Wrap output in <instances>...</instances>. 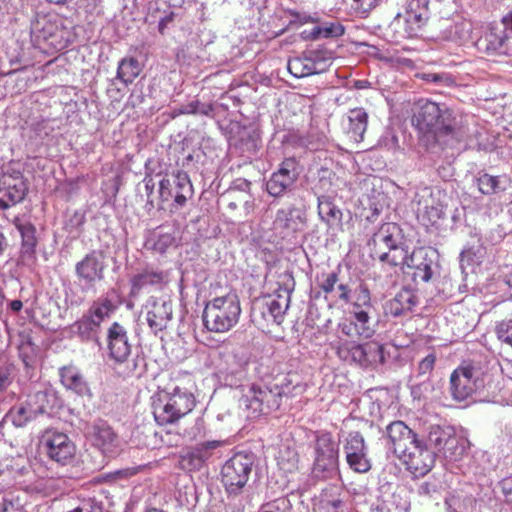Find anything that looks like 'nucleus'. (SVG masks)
<instances>
[{
  "label": "nucleus",
  "instance_id": "1",
  "mask_svg": "<svg viewBox=\"0 0 512 512\" xmlns=\"http://www.w3.org/2000/svg\"><path fill=\"white\" fill-rule=\"evenodd\" d=\"M413 125L424 134H431L437 141L457 142L469 133L468 117L450 109L445 104L420 100L412 117Z\"/></svg>",
  "mask_w": 512,
  "mask_h": 512
},
{
  "label": "nucleus",
  "instance_id": "2",
  "mask_svg": "<svg viewBox=\"0 0 512 512\" xmlns=\"http://www.w3.org/2000/svg\"><path fill=\"white\" fill-rule=\"evenodd\" d=\"M107 348L115 369L125 377L140 376L145 371V360L136 355L130 359L132 345L126 328L119 322H113L107 331Z\"/></svg>",
  "mask_w": 512,
  "mask_h": 512
},
{
  "label": "nucleus",
  "instance_id": "3",
  "mask_svg": "<svg viewBox=\"0 0 512 512\" xmlns=\"http://www.w3.org/2000/svg\"><path fill=\"white\" fill-rule=\"evenodd\" d=\"M240 301L235 293L215 297L206 303L202 319L205 328L211 332L224 333L239 321Z\"/></svg>",
  "mask_w": 512,
  "mask_h": 512
},
{
  "label": "nucleus",
  "instance_id": "4",
  "mask_svg": "<svg viewBox=\"0 0 512 512\" xmlns=\"http://www.w3.org/2000/svg\"><path fill=\"white\" fill-rule=\"evenodd\" d=\"M194 405L193 394L175 386L159 393L153 402V415L159 425L174 424L191 412Z\"/></svg>",
  "mask_w": 512,
  "mask_h": 512
},
{
  "label": "nucleus",
  "instance_id": "5",
  "mask_svg": "<svg viewBox=\"0 0 512 512\" xmlns=\"http://www.w3.org/2000/svg\"><path fill=\"white\" fill-rule=\"evenodd\" d=\"M447 198L438 187L419 188L412 200L417 219L426 227L439 228L446 217Z\"/></svg>",
  "mask_w": 512,
  "mask_h": 512
},
{
  "label": "nucleus",
  "instance_id": "6",
  "mask_svg": "<svg viewBox=\"0 0 512 512\" xmlns=\"http://www.w3.org/2000/svg\"><path fill=\"white\" fill-rule=\"evenodd\" d=\"M212 363L218 379L226 386L239 387L247 378L248 359L229 347L213 353Z\"/></svg>",
  "mask_w": 512,
  "mask_h": 512
},
{
  "label": "nucleus",
  "instance_id": "7",
  "mask_svg": "<svg viewBox=\"0 0 512 512\" xmlns=\"http://www.w3.org/2000/svg\"><path fill=\"white\" fill-rule=\"evenodd\" d=\"M284 395H286L284 388L277 384L273 386L251 385L240 398L239 404L249 412V417H258L277 410Z\"/></svg>",
  "mask_w": 512,
  "mask_h": 512
},
{
  "label": "nucleus",
  "instance_id": "8",
  "mask_svg": "<svg viewBox=\"0 0 512 512\" xmlns=\"http://www.w3.org/2000/svg\"><path fill=\"white\" fill-rule=\"evenodd\" d=\"M254 466V456L239 452L229 458L221 469V481L228 496H238L246 486Z\"/></svg>",
  "mask_w": 512,
  "mask_h": 512
},
{
  "label": "nucleus",
  "instance_id": "9",
  "mask_svg": "<svg viewBox=\"0 0 512 512\" xmlns=\"http://www.w3.org/2000/svg\"><path fill=\"white\" fill-rule=\"evenodd\" d=\"M484 387L480 368L465 362L450 375L449 393L453 400L462 402Z\"/></svg>",
  "mask_w": 512,
  "mask_h": 512
},
{
  "label": "nucleus",
  "instance_id": "10",
  "mask_svg": "<svg viewBox=\"0 0 512 512\" xmlns=\"http://www.w3.org/2000/svg\"><path fill=\"white\" fill-rule=\"evenodd\" d=\"M194 194L193 186L188 174L178 170L171 175H166L159 182V201L157 208L164 209L163 203L173 199L172 206L176 209L186 205L188 199Z\"/></svg>",
  "mask_w": 512,
  "mask_h": 512
},
{
  "label": "nucleus",
  "instance_id": "11",
  "mask_svg": "<svg viewBox=\"0 0 512 512\" xmlns=\"http://www.w3.org/2000/svg\"><path fill=\"white\" fill-rule=\"evenodd\" d=\"M336 354L342 361L362 367L384 362L383 346L377 342L358 344L346 340L336 346Z\"/></svg>",
  "mask_w": 512,
  "mask_h": 512
},
{
  "label": "nucleus",
  "instance_id": "12",
  "mask_svg": "<svg viewBox=\"0 0 512 512\" xmlns=\"http://www.w3.org/2000/svg\"><path fill=\"white\" fill-rule=\"evenodd\" d=\"M105 269V255L101 250H93L77 262L75 274L81 291L86 293L93 290L95 284L104 279Z\"/></svg>",
  "mask_w": 512,
  "mask_h": 512
},
{
  "label": "nucleus",
  "instance_id": "13",
  "mask_svg": "<svg viewBox=\"0 0 512 512\" xmlns=\"http://www.w3.org/2000/svg\"><path fill=\"white\" fill-rule=\"evenodd\" d=\"M343 449L347 464L353 471L366 473L371 469V462L367 456L368 449L360 432H349L344 440Z\"/></svg>",
  "mask_w": 512,
  "mask_h": 512
},
{
  "label": "nucleus",
  "instance_id": "14",
  "mask_svg": "<svg viewBox=\"0 0 512 512\" xmlns=\"http://www.w3.org/2000/svg\"><path fill=\"white\" fill-rule=\"evenodd\" d=\"M144 310L147 324L154 334L165 330L172 320L173 304L169 299L151 296L147 299Z\"/></svg>",
  "mask_w": 512,
  "mask_h": 512
},
{
  "label": "nucleus",
  "instance_id": "15",
  "mask_svg": "<svg viewBox=\"0 0 512 512\" xmlns=\"http://www.w3.org/2000/svg\"><path fill=\"white\" fill-rule=\"evenodd\" d=\"M298 162L295 158H285L277 171L273 172L266 182V190L273 197H280L289 190L298 177Z\"/></svg>",
  "mask_w": 512,
  "mask_h": 512
},
{
  "label": "nucleus",
  "instance_id": "16",
  "mask_svg": "<svg viewBox=\"0 0 512 512\" xmlns=\"http://www.w3.org/2000/svg\"><path fill=\"white\" fill-rule=\"evenodd\" d=\"M338 445L330 433H322L315 443L314 472L336 471L338 467Z\"/></svg>",
  "mask_w": 512,
  "mask_h": 512
},
{
  "label": "nucleus",
  "instance_id": "17",
  "mask_svg": "<svg viewBox=\"0 0 512 512\" xmlns=\"http://www.w3.org/2000/svg\"><path fill=\"white\" fill-rule=\"evenodd\" d=\"M398 458L415 476L426 475L435 463L432 450L426 447L422 439H419Z\"/></svg>",
  "mask_w": 512,
  "mask_h": 512
},
{
  "label": "nucleus",
  "instance_id": "18",
  "mask_svg": "<svg viewBox=\"0 0 512 512\" xmlns=\"http://www.w3.org/2000/svg\"><path fill=\"white\" fill-rule=\"evenodd\" d=\"M435 252L425 248L415 249L409 257V262L403 273L410 276L414 282H428L433 276Z\"/></svg>",
  "mask_w": 512,
  "mask_h": 512
},
{
  "label": "nucleus",
  "instance_id": "19",
  "mask_svg": "<svg viewBox=\"0 0 512 512\" xmlns=\"http://www.w3.org/2000/svg\"><path fill=\"white\" fill-rule=\"evenodd\" d=\"M42 444L49 458L62 465L70 462L75 454V445L63 433L47 432Z\"/></svg>",
  "mask_w": 512,
  "mask_h": 512
},
{
  "label": "nucleus",
  "instance_id": "20",
  "mask_svg": "<svg viewBox=\"0 0 512 512\" xmlns=\"http://www.w3.org/2000/svg\"><path fill=\"white\" fill-rule=\"evenodd\" d=\"M317 282L320 289L319 294L322 293L325 300L346 305L349 303L352 287L348 282L340 281L337 271L322 273L317 277Z\"/></svg>",
  "mask_w": 512,
  "mask_h": 512
},
{
  "label": "nucleus",
  "instance_id": "21",
  "mask_svg": "<svg viewBox=\"0 0 512 512\" xmlns=\"http://www.w3.org/2000/svg\"><path fill=\"white\" fill-rule=\"evenodd\" d=\"M3 194L0 196V210H5L21 202L28 191L27 183L19 171L5 173L2 176Z\"/></svg>",
  "mask_w": 512,
  "mask_h": 512
},
{
  "label": "nucleus",
  "instance_id": "22",
  "mask_svg": "<svg viewBox=\"0 0 512 512\" xmlns=\"http://www.w3.org/2000/svg\"><path fill=\"white\" fill-rule=\"evenodd\" d=\"M386 435L391 444L393 453L399 457L417 443V434L401 420L393 421L386 427Z\"/></svg>",
  "mask_w": 512,
  "mask_h": 512
},
{
  "label": "nucleus",
  "instance_id": "23",
  "mask_svg": "<svg viewBox=\"0 0 512 512\" xmlns=\"http://www.w3.org/2000/svg\"><path fill=\"white\" fill-rule=\"evenodd\" d=\"M92 441L94 446L107 457H115L121 451L119 437L112 427L102 420L95 422L93 425Z\"/></svg>",
  "mask_w": 512,
  "mask_h": 512
},
{
  "label": "nucleus",
  "instance_id": "24",
  "mask_svg": "<svg viewBox=\"0 0 512 512\" xmlns=\"http://www.w3.org/2000/svg\"><path fill=\"white\" fill-rule=\"evenodd\" d=\"M221 445L220 441H206L197 444L180 455V467L187 471L200 470L211 457L212 451Z\"/></svg>",
  "mask_w": 512,
  "mask_h": 512
},
{
  "label": "nucleus",
  "instance_id": "25",
  "mask_svg": "<svg viewBox=\"0 0 512 512\" xmlns=\"http://www.w3.org/2000/svg\"><path fill=\"white\" fill-rule=\"evenodd\" d=\"M273 225L276 230L281 231L284 237L294 234L305 225L304 212L294 205L281 208L276 212Z\"/></svg>",
  "mask_w": 512,
  "mask_h": 512
},
{
  "label": "nucleus",
  "instance_id": "26",
  "mask_svg": "<svg viewBox=\"0 0 512 512\" xmlns=\"http://www.w3.org/2000/svg\"><path fill=\"white\" fill-rule=\"evenodd\" d=\"M71 337L78 338L83 343L93 342L100 345L101 327L86 313L67 328Z\"/></svg>",
  "mask_w": 512,
  "mask_h": 512
},
{
  "label": "nucleus",
  "instance_id": "27",
  "mask_svg": "<svg viewBox=\"0 0 512 512\" xmlns=\"http://www.w3.org/2000/svg\"><path fill=\"white\" fill-rule=\"evenodd\" d=\"M504 31L491 29L481 40L486 52L492 54L512 55V36Z\"/></svg>",
  "mask_w": 512,
  "mask_h": 512
},
{
  "label": "nucleus",
  "instance_id": "28",
  "mask_svg": "<svg viewBox=\"0 0 512 512\" xmlns=\"http://www.w3.org/2000/svg\"><path fill=\"white\" fill-rule=\"evenodd\" d=\"M291 292L292 289L290 288L280 287L266 300L267 312L278 324L283 321L284 315L290 306Z\"/></svg>",
  "mask_w": 512,
  "mask_h": 512
},
{
  "label": "nucleus",
  "instance_id": "29",
  "mask_svg": "<svg viewBox=\"0 0 512 512\" xmlns=\"http://www.w3.org/2000/svg\"><path fill=\"white\" fill-rule=\"evenodd\" d=\"M417 304V297L411 289L403 288L394 298L385 304V313L393 317H399L409 311Z\"/></svg>",
  "mask_w": 512,
  "mask_h": 512
},
{
  "label": "nucleus",
  "instance_id": "30",
  "mask_svg": "<svg viewBox=\"0 0 512 512\" xmlns=\"http://www.w3.org/2000/svg\"><path fill=\"white\" fill-rule=\"evenodd\" d=\"M348 126L346 133L355 143H360L364 139V134L368 126V114L364 108H354L347 114Z\"/></svg>",
  "mask_w": 512,
  "mask_h": 512
},
{
  "label": "nucleus",
  "instance_id": "31",
  "mask_svg": "<svg viewBox=\"0 0 512 512\" xmlns=\"http://www.w3.org/2000/svg\"><path fill=\"white\" fill-rule=\"evenodd\" d=\"M164 279L165 274L162 271L146 268L131 278V295L136 296L143 289L159 286Z\"/></svg>",
  "mask_w": 512,
  "mask_h": 512
},
{
  "label": "nucleus",
  "instance_id": "32",
  "mask_svg": "<svg viewBox=\"0 0 512 512\" xmlns=\"http://www.w3.org/2000/svg\"><path fill=\"white\" fill-rule=\"evenodd\" d=\"M61 383L79 396L90 395V389L83 375L72 366L60 369Z\"/></svg>",
  "mask_w": 512,
  "mask_h": 512
},
{
  "label": "nucleus",
  "instance_id": "33",
  "mask_svg": "<svg viewBox=\"0 0 512 512\" xmlns=\"http://www.w3.org/2000/svg\"><path fill=\"white\" fill-rule=\"evenodd\" d=\"M288 70L296 78L307 77L324 71V67H318L315 56L296 57L288 61Z\"/></svg>",
  "mask_w": 512,
  "mask_h": 512
},
{
  "label": "nucleus",
  "instance_id": "34",
  "mask_svg": "<svg viewBox=\"0 0 512 512\" xmlns=\"http://www.w3.org/2000/svg\"><path fill=\"white\" fill-rule=\"evenodd\" d=\"M318 215L330 228L339 227L342 224V211L327 196L318 198Z\"/></svg>",
  "mask_w": 512,
  "mask_h": 512
},
{
  "label": "nucleus",
  "instance_id": "35",
  "mask_svg": "<svg viewBox=\"0 0 512 512\" xmlns=\"http://www.w3.org/2000/svg\"><path fill=\"white\" fill-rule=\"evenodd\" d=\"M372 256L391 266H399L404 271L408 265L410 254L407 249L398 244L386 251L373 250Z\"/></svg>",
  "mask_w": 512,
  "mask_h": 512
},
{
  "label": "nucleus",
  "instance_id": "36",
  "mask_svg": "<svg viewBox=\"0 0 512 512\" xmlns=\"http://www.w3.org/2000/svg\"><path fill=\"white\" fill-rule=\"evenodd\" d=\"M175 242L176 238L173 232H165L162 229H157L148 235L144 247L153 253L164 254Z\"/></svg>",
  "mask_w": 512,
  "mask_h": 512
},
{
  "label": "nucleus",
  "instance_id": "37",
  "mask_svg": "<svg viewBox=\"0 0 512 512\" xmlns=\"http://www.w3.org/2000/svg\"><path fill=\"white\" fill-rule=\"evenodd\" d=\"M18 229L22 238L20 261L27 263L35 258V248L37 245L36 230L31 224H22Z\"/></svg>",
  "mask_w": 512,
  "mask_h": 512
},
{
  "label": "nucleus",
  "instance_id": "38",
  "mask_svg": "<svg viewBox=\"0 0 512 512\" xmlns=\"http://www.w3.org/2000/svg\"><path fill=\"white\" fill-rule=\"evenodd\" d=\"M399 228L393 223H386L373 235L374 250L386 251L398 245L395 235Z\"/></svg>",
  "mask_w": 512,
  "mask_h": 512
},
{
  "label": "nucleus",
  "instance_id": "39",
  "mask_svg": "<svg viewBox=\"0 0 512 512\" xmlns=\"http://www.w3.org/2000/svg\"><path fill=\"white\" fill-rule=\"evenodd\" d=\"M115 310L116 305L113 303L109 294H106L93 301L85 313L101 327L102 322L109 318Z\"/></svg>",
  "mask_w": 512,
  "mask_h": 512
},
{
  "label": "nucleus",
  "instance_id": "40",
  "mask_svg": "<svg viewBox=\"0 0 512 512\" xmlns=\"http://www.w3.org/2000/svg\"><path fill=\"white\" fill-rule=\"evenodd\" d=\"M141 70L142 67L138 59L125 57L118 63L116 78L127 86L139 76Z\"/></svg>",
  "mask_w": 512,
  "mask_h": 512
},
{
  "label": "nucleus",
  "instance_id": "41",
  "mask_svg": "<svg viewBox=\"0 0 512 512\" xmlns=\"http://www.w3.org/2000/svg\"><path fill=\"white\" fill-rule=\"evenodd\" d=\"M56 399L55 393L51 389L36 391L28 398V403L37 416L47 413L53 406Z\"/></svg>",
  "mask_w": 512,
  "mask_h": 512
},
{
  "label": "nucleus",
  "instance_id": "42",
  "mask_svg": "<svg viewBox=\"0 0 512 512\" xmlns=\"http://www.w3.org/2000/svg\"><path fill=\"white\" fill-rule=\"evenodd\" d=\"M203 420L201 418L185 419L183 422L178 423L168 433L178 434L183 441H192L202 433Z\"/></svg>",
  "mask_w": 512,
  "mask_h": 512
},
{
  "label": "nucleus",
  "instance_id": "43",
  "mask_svg": "<svg viewBox=\"0 0 512 512\" xmlns=\"http://www.w3.org/2000/svg\"><path fill=\"white\" fill-rule=\"evenodd\" d=\"M505 177L492 176L487 173L480 175L476 179V185L478 190L484 195H492L504 191Z\"/></svg>",
  "mask_w": 512,
  "mask_h": 512
},
{
  "label": "nucleus",
  "instance_id": "44",
  "mask_svg": "<svg viewBox=\"0 0 512 512\" xmlns=\"http://www.w3.org/2000/svg\"><path fill=\"white\" fill-rule=\"evenodd\" d=\"M349 300L348 304L351 305L354 310L373 308L370 290L367 284L363 281L352 288Z\"/></svg>",
  "mask_w": 512,
  "mask_h": 512
},
{
  "label": "nucleus",
  "instance_id": "45",
  "mask_svg": "<svg viewBox=\"0 0 512 512\" xmlns=\"http://www.w3.org/2000/svg\"><path fill=\"white\" fill-rule=\"evenodd\" d=\"M476 503L472 495L452 494L445 500L448 512H473Z\"/></svg>",
  "mask_w": 512,
  "mask_h": 512
},
{
  "label": "nucleus",
  "instance_id": "46",
  "mask_svg": "<svg viewBox=\"0 0 512 512\" xmlns=\"http://www.w3.org/2000/svg\"><path fill=\"white\" fill-rule=\"evenodd\" d=\"M372 309L354 310V326L357 335L363 338H371L374 333V327L371 323L370 311Z\"/></svg>",
  "mask_w": 512,
  "mask_h": 512
},
{
  "label": "nucleus",
  "instance_id": "47",
  "mask_svg": "<svg viewBox=\"0 0 512 512\" xmlns=\"http://www.w3.org/2000/svg\"><path fill=\"white\" fill-rule=\"evenodd\" d=\"M485 255V249L481 245L469 246L460 253V267L464 272L467 268L473 269L479 265Z\"/></svg>",
  "mask_w": 512,
  "mask_h": 512
},
{
  "label": "nucleus",
  "instance_id": "48",
  "mask_svg": "<svg viewBox=\"0 0 512 512\" xmlns=\"http://www.w3.org/2000/svg\"><path fill=\"white\" fill-rule=\"evenodd\" d=\"M448 436L440 427H432L425 440H423L426 447L432 450L434 459L444 449Z\"/></svg>",
  "mask_w": 512,
  "mask_h": 512
},
{
  "label": "nucleus",
  "instance_id": "49",
  "mask_svg": "<svg viewBox=\"0 0 512 512\" xmlns=\"http://www.w3.org/2000/svg\"><path fill=\"white\" fill-rule=\"evenodd\" d=\"M7 416L11 419L13 425L16 427H24L29 421L37 417L28 401L25 405L11 408Z\"/></svg>",
  "mask_w": 512,
  "mask_h": 512
},
{
  "label": "nucleus",
  "instance_id": "50",
  "mask_svg": "<svg viewBox=\"0 0 512 512\" xmlns=\"http://www.w3.org/2000/svg\"><path fill=\"white\" fill-rule=\"evenodd\" d=\"M277 464L284 472H293L298 468V453L290 447H283L279 450Z\"/></svg>",
  "mask_w": 512,
  "mask_h": 512
},
{
  "label": "nucleus",
  "instance_id": "51",
  "mask_svg": "<svg viewBox=\"0 0 512 512\" xmlns=\"http://www.w3.org/2000/svg\"><path fill=\"white\" fill-rule=\"evenodd\" d=\"M465 451V441L459 439L456 436L449 435L444 449L441 451V455L446 459L458 460L461 458Z\"/></svg>",
  "mask_w": 512,
  "mask_h": 512
},
{
  "label": "nucleus",
  "instance_id": "52",
  "mask_svg": "<svg viewBox=\"0 0 512 512\" xmlns=\"http://www.w3.org/2000/svg\"><path fill=\"white\" fill-rule=\"evenodd\" d=\"M390 508L397 512H408L410 510V497L405 489H399L395 491L389 499L384 500Z\"/></svg>",
  "mask_w": 512,
  "mask_h": 512
},
{
  "label": "nucleus",
  "instance_id": "53",
  "mask_svg": "<svg viewBox=\"0 0 512 512\" xmlns=\"http://www.w3.org/2000/svg\"><path fill=\"white\" fill-rule=\"evenodd\" d=\"M176 13L173 10L164 9L157 11L155 14L151 11V4L149 3L147 19L158 20V31L164 35L169 24L173 22Z\"/></svg>",
  "mask_w": 512,
  "mask_h": 512
},
{
  "label": "nucleus",
  "instance_id": "54",
  "mask_svg": "<svg viewBox=\"0 0 512 512\" xmlns=\"http://www.w3.org/2000/svg\"><path fill=\"white\" fill-rule=\"evenodd\" d=\"M213 111V107L211 104H204L198 100H193L185 105H182L180 108L174 110L175 115L181 114H201L205 116H209Z\"/></svg>",
  "mask_w": 512,
  "mask_h": 512
},
{
  "label": "nucleus",
  "instance_id": "55",
  "mask_svg": "<svg viewBox=\"0 0 512 512\" xmlns=\"http://www.w3.org/2000/svg\"><path fill=\"white\" fill-rule=\"evenodd\" d=\"M428 19V10L420 8L416 12H405V21L409 26L408 34L412 35L421 28Z\"/></svg>",
  "mask_w": 512,
  "mask_h": 512
},
{
  "label": "nucleus",
  "instance_id": "56",
  "mask_svg": "<svg viewBox=\"0 0 512 512\" xmlns=\"http://www.w3.org/2000/svg\"><path fill=\"white\" fill-rule=\"evenodd\" d=\"M411 385V395L415 400L428 398L434 391V384L430 379H417Z\"/></svg>",
  "mask_w": 512,
  "mask_h": 512
},
{
  "label": "nucleus",
  "instance_id": "57",
  "mask_svg": "<svg viewBox=\"0 0 512 512\" xmlns=\"http://www.w3.org/2000/svg\"><path fill=\"white\" fill-rule=\"evenodd\" d=\"M497 339L512 348V320H502L495 325Z\"/></svg>",
  "mask_w": 512,
  "mask_h": 512
},
{
  "label": "nucleus",
  "instance_id": "58",
  "mask_svg": "<svg viewBox=\"0 0 512 512\" xmlns=\"http://www.w3.org/2000/svg\"><path fill=\"white\" fill-rule=\"evenodd\" d=\"M436 357L434 354H428L418 364L416 379H430V375L435 366Z\"/></svg>",
  "mask_w": 512,
  "mask_h": 512
},
{
  "label": "nucleus",
  "instance_id": "59",
  "mask_svg": "<svg viewBox=\"0 0 512 512\" xmlns=\"http://www.w3.org/2000/svg\"><path fill=\"white\" fill-rule=\"evenodd\" d=\"M250 188H251L250 181L243 179V178L236 179L233 182L232 188L228 192V196H233V194H235L236 192L245 193V195H243V203H244V206L248 209L250 207L249 199L251 198V196L249 194Z\"/></svg>",
  "mask_w": 512,
  "mask_h": 512
},
{
  "label": "nucleus",
  "instance_id": "60",
  "mask_svg": "<svg viewBox=\"0 0 512 512\" xmlns=\"http://www.w3.org/2000/svg\"><path fill=\"white\" fill-rule=\"evenodd\" d=\"M471 24L465 21L455 23L450 29V35L454 40L465 42L470 38Z\"/></svg>",
  "mask_w": 512,
  "mask_h": 512
},
{
  "label": "nucleus",
  "instance_id": "61",
  "mask_svg": "<svg viewBox=\"0 0 512 512\" xmlns=\"http://www.w3.org/2000/svg\"><path fill=\"white\" fill-rule=\"evenodd\" d=\"M321 507L326 512H344L345 502L339 496L330 499L327 494H324L321 499Z\"/></svg>",
  "mask_w": 512,
  "mask_h": 512
},
{
  "label": "nucleus",
  "instance_id": "62",
  "mask_svg": "<svg viewBox=\"0 0 512 512\" xmlns=\"http://www.w3.org/2000/svg\"><path fill=\"white\" fill-rule=\"evenodd\" d=\"M186 0H152L151 11L155 14L157 11L169 9L173 10L176 8H181L185 4Z\"/></svg>",
  "mask_w": 512,
  "mask_h": 512
},
{
  "label": "nucleus",
  "instance_id": "63",
  "mask_svg": "<svg viewBox=\"0 0 512 512\" xmlns=\"http://www.w3.org/2000/svg\"><path fill=\"white\" fill-rule=\"evenodd\" d=\"M322 38H336L344 34V27L338 22L320 25Z\"/></svg>",
  "mask_w": 512,
  "mask_h": 512
},
{
  "label": "nucleus",
  "instance_id": "64",
  "mask_svg": "<svg viewBox=\"0 0 512 512\" xmlns=\"http://www.w3.org/2000/svg\"><path fill=\"white\" fill-rule=\"evenodd\" d=\"M422 79L427 82L442 84L445 86H450L454 83L453 77L447 73H425L423 74Z\"/></svg>",
  "mask_w": 512,
  "mask_h": 512
}]
</instances>
